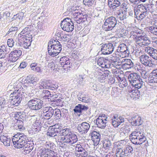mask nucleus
<instances>
[{
  "label": "nucleus",
  "instance_id": "obj_1",
  "mask_svg": "<svg viewBox=\"0 0 157 157\" xmlns=\"http://www.w3.org/2000/svg\"><path fill=\"white\" fill-rule=\"evenodd\" d=\"M22 86L26 88V86L20 82H16L14 85V90L11 94L10 97V100L12 105L17 106L21 103L24 96V89Z\"/></svg>",
  "mask_w": 157,
  "mask_h": 157
},
{
  "label": "nucleus",
  "instance_id": "obj_2",
  "mask_svg": "<svg viewBox=\"0 0 157 157\" xmlns=\"http://www.w3.org/2000/svg\"><path fill=\"white\" fill-rule=\"evenodd\" d=\"M130 37L135 41L136 45L144 47L149 45L151 43L147 36L140 29H133L130 32Z\"/></svg>",
  "mask_w": 157,
  "mask_h": 157
},
{
  "label": "nucleus",
  "instance_id": "obj_3",
  "mask_svg": "<svg viewBox=\"0 0 157 157\" xmlns=\"http://www.w3.org/2000/svg\"><path fill=\"white\" fill-rule=\"evenodd\" d=\"M66 13L68 14H73V17L75 19H78L76 20L77 22L79 24V25L78 29L80 30L82 29V26L80 25V23H83L86 21L87 19V15L83 13H82V11L81 10L79 6H70L69 7L66 12Z\"/></svg>",
  "mask_w": 157,
  "mask_h": 157
},
{
  "label": "nucleus",
  "instance_id": "obj_4",
  "mask_svg": "<svg viewBox=\"0 0 157 157\" xmlns=\"http://www.w3.org/2000/svg\"><path fill=\"white\" fill-rule=\"evenodd\" d=\"M31 27L30 25L25 27L18 35L20 45L26 49L30 46L32 41V36L30 34L32 30Z\"/></svg>",
  "mask_w": 157,
  "mask_h": 157
},
{
  "label": "nucleus",
  "instance_id": "obj_5",
  "mask_svg": "<svg viewBox=\"0 0 157 157\" xmlns=\"http://www.w3.org/2000/svg\"><path fill=\"white\" fill-rule=\"evenodd\" d=\"M44 147L42 150L40 157H58L56 149V145L51 141H46L44 144Z\"/></svg>",
  "mask_w": 157,
  "mask_h": 157
},
{
  "label": "nucleus",
  "instance_id": "obj_6",
  "mask_svg": "<svg viewBox=\"0 0 157 157\" xmlns=\"http://www.w3.org/2000/svg\"><path fill=\"white\" fill-rule=\"evenodd\" d=\"M29 139L22 133H17L13 136L12 141L14 146L17 148H22Z\"/></svg>",
  "mask_w": 157,
  "mask_h": 157
},
{
  "label": "nucleus",
  "instance_id": "obj_7",
  "mask_svg": "<svg viewBox=\"0 0 157 157\" xmlns=\"http://www.w3.org/2000/svg\"><path fill=\"white\" fill-rule=\"evenodd\" d=\"M62 45L58 41L51 40L48 43V49L49 54L52 57L57 55L62 50Z\"/></svg>",
  "mask_w": 157,
  "mask_h": 157
},
{
  "label": "nucleus",
  "instance_id": "obj_8",
  "mask_svg": "<svg viewBox=\"0 0 157 157\" xmlns=\"http://www.w3.org/2000/svg\"><path fill=\"white\" fill-rule=\"evenodd\" d=\"M130 139L133 144L137 145L141 144L146 140L144 133L140 130L132 132L130 136Z\"/></svg>",
  "mask_w": 157,
  "mask_h": 157
},
{
  "label": "nucleus",
  "instance_id": "obj_9",
  "mask_svg": "<svg viewBox=\"0 0 157 157\" xmlns=\"http://www.w3.org/2000/svg\"><path fill=\"white\" fill-rule=\"evenodd\" d=\"M26 115L24 112H17L14 114V117L16 121L14 126L16 129L22 131L25 129L24 122L25 121Z\"/></svg>",
  "mask_w": 157,
  "mask_h": 157
},
{
  "label": "nucleus",
  "instance_id": "obj_10",
  "mask_svg": "<svg viewBox=\"0 0 157 157\" xmlns=\"http://www.w3.org/2000/svg\"><path fill=\"white\" fill-rule=\"evenodd\" d=\"M27 105L29 108L31 110L39 111L44 106V101L41 100L36 98H28Z\"/></svg>",
  "mask_w": 157,
  "mask_h": 157
},
{
  "label": "nucleus",
  "instance_id": "obj_11",
  "mask_svg": "<svg viewBox=\"0 0 157 157\" xmlns=\"http://www.w3.org/2000/svg\"><path fill=\"white\" fill-rule=\"evenodd\" d=\"M75 155L76 157H88L87 149L89 147V145L85 143H82L74 145Z\"/></svg>",
  "mask_w": 157,
  "mask_h": 157
},
{
  "label": "nucleus",
  "instance_id": "obj_12",
  "mask_svg": "<svg viewBox=\"0 0 157 157\" xmlns=\"http://www.w3.org/2000/svg\"><path fill=\"white\" fill-rule=\"evenodd\" d=\"M128 79L132 86H135V87L138 89H140L142 86L143 82L138 74L130 73L128 76Z\"/></svg>",
  "mask_w": 157,
  "mask_h": 157
},
{
  "label": "nucleus",
  "instance_id": "obj_13",
  "mask_svg": "<svg viewBox=\"0 0 157 157\" xmlns=\"http://www.w3.org/2000/svg\"><path fill=\"white\" fill-rule=\"evenodd\" d=\"M59 63L61 66L59 68L58 71L64 73L69 71L71 70V63L70 60L67 56H63L60 58Z\"/></svg>",
  "mask_w": 157,
  "mask_h": 157
},
{
  "label": "nucleus",
  "instance_id": "obj_14",
  "mask_svg": "<svg viewBox=\"0 0 157 157\" xmlns=\"http://www.w3.org/2000/svg\"><path fill=\"white\" fill-rule=\"evenodd\" d=\"M78 140L76 135L73 132L70 134V136L66 138L61 137L58 140V142L61 143L62 147H64L66 144L69 145H72L76 143Z\"/></svg>",
  "mask_w": 157,
  "mask_h": 157
},
{
  "label": "nucleus",
  "instance_id": "obj_15",
  "mask_svg": "<svg viewBox=\"0 0 157 157\" xmlns=\"http://www.w3.org/2000/svg\"><path fill=\"white\" fill-rule=\"evenodd\" d=\"M111 74L108 70L103 71L100 68H97L95 70V75L98 80L101 82H104L105 79L108 77Z\"/></svg>",
  "mask_w": 157,
  "mask_h": 157
},
{
  "label": "nucleus",
  "instance_id": "obj_16",
  "mask_svg": "<svg viewBox=\"0 0 157 157\" xmlns=\"http://www.w3.org/2000/svg\"><path fill=\"white\" fill-rule=\"evenodd\" d=\"M61 27L63 30L67 32H72L74 28L73 22L68 17L64 18L61 21Z\"/></svg>",
  "mask_w": 157,
  "mask_h": 157
},
{
  "label": "nucleus",
  "instance_id": "obj_17",
  "mask_svg": "<svg viewBox=\"0 0 157 157\" xmlns=\"http://www.w3.org/2000/svg\"><path fill=\"white\" fill-rule=\"evenodd\" d=\"M116 53H117L116 54L119 53L121 57H125L130 54L129 48L124 44H121L118 47Z\"/></svg>",
  "mask_w": 157,
  "mask_h": 157
},
{
  "label": "nucleus",
  "instance_id": "obj_18",
  "mask_svg": "<svg viewBox=\"0 0 157 157\" xmlns=\"http://www.w3.org/2000/svg\"><path fill=\"white\" fill-rule=\"evenodd\" d=\"M43 108V118L46 120L50 119L54 114V109L51 106H44Z\"/></svg>",
  "mask_w": 157,
  "mask_h": 157
},
{
  "label": "nucleus",
  "instance_id": "obj_19",
  "mask_svg": "<svg viewBox=\"0 0 157 157\" xmlns=\"http://www.w3.org/2000/svg\"><path fill=\"white\" fill-rule=\"evenodd\" d=\"M117 70V71H114V72L116 78L118 81V82H119V86L122 88L128 85L127 80L125 78L122 77L123 75L120 72L119 70Z\"/></svg>",
  "mask_w": 157,
  "mask_h": 157
},
{
  "label": "nucleus",
  "instance_id": "obj_20",
  "mask_svg": "<svg viewBox=\"0 0 157 157\" xmlns=\"http://www.w3.org/2000/svg\"><path fill=\"white\" fill-rule=\"evenodd\" d=\"M115 46L111 43L103 44L101 47V51L104 55L110 54L114 51Z\"/></svg>",
  "mask_w": 157,
  "mask_h": 157
},
{
  "label": "nucleus",
  "instance_id": "obj_21",
  "mask_svg": "<svg viewBox=\"0 0 157 157\" xmlns=\"http://www.w3.org/2000/svg\"><path fill=\"white\" fill-rule=\"evenodd\" d=\"M139 59L140 63L145 66L152 67L154 66L151 58L146 55H143L140 56Z\"/></svg>",
  "mask_w": 157,
  "mask_h": 157
},
{
  "label": "nucleus",
  "instance_id": "obj_22",
  "mask_svg": "<svg viewBox=\"0 0 157 157\" xmlns=\"http://www.w3.org/2000/svg\"><path fill=\"white\" fill-rule=\"evenodd\" d=\"M22 54V51L19 49L12 52L9 55V62H14L16 61Z\"/></svg>",
  "mask_w": 157,
  "mask_h": 157
},
{
  "label": "nucleus",
  "instance_id": "obj_23",
  "mask_svg": "<svg viewBox=\"0 0 157 157\" xmlns=\"http://www.w3.org/2000/svg\"><path fill=\"white\" fill-rule=\"evenodd\" d=\"M107 118L105 114H103L101 116H99L96 120L98 127L102 129L104 128L106 126Z\"/></svg>",
  "mask_w": 157,
  "mask_h": 157
},
{
  "label": "nucleus",
  "instance_id": "obj_24",
  "mask_svg": "<svg viewBox=\"0 0 157 157\" xmlns=\"http://www.w3.org/2000/svg\"><path fill=\"white\" fill-rule=\"evenodd\" d=\"M90 127V125L89 123L84 122L78 124L77 129L81 134H85L88 132Z\"/></svg>",
  "mask_w": 157,
  "mask_h": 157
},
{
  "label": "nucleus",
  "instance_id": "obj_25",
  "mask_svg": "<svg viewBox=\"0 0 157 157\" xmlns=\"http://www.w3.org/2000/svg\"><path fill=\"white\" fill-rule=\"evenodd\" d=\"M122 2V0H108V5L110 9L115 11L118 9Z\"/></svg>",
  "mask_w": 157,
  "mask_h": 157
},
{
  "label": "nucleus",
  "instance_id": "obj_26",
  "mask_svg": "<svg viewBox=\"0 0 157 157\" xmlns=\"http://www.w3.org/2000/svg\"><path fill=\"white\" fill-rule=\"evenodd\" d=\"M90 135L91 136V140L93 142L94 146H97L99 143L100 140L101 135L96 131H91Z\"/></svg>",
  "mask_w": 157,
  "mask_h": 157
},
{
  "label": "nucleus",
  "instance_id": "obj_27",
  "mask_svg": "<svg viewBox=\"0 0 157 157\" xmlns=\"http://www.w3.org/2000/svg\"><path fill=\"white\" fill-rule=\"evenodd\" d=\"M143 121L141 117L138 115L133 116L130 120L129 122L133 126H137L141 125Z\"/></svg>",
  "mask_w": 157,
  "mask_h": 157
},
{
  "label": "nucleus",
  "instance_id": "obj_28",
  "mask_svg": "<svg viewBox=\"0 0 157 157\" xmlns=\"http://www.w3.org/2000/svg\"><path fill=\"white\" fill-rule=\"evenodd\" d=\"M111 123L114 127H117L121 124L123 123L124 121V118L122 117H118L117 115L113 116V118L111 119Z\"/></svg>",
  "mask_w": 157,
  "mask_h": 157
},
{
  "label": "nucleus",
  "instance_id": "obj_29",
  "mask_svg": "<svg viewBox=\"0 0 157 157\" xmlns=\"http://www.w3.org/2000/svg\"><path fill=\"white\" fill-rule=\"evenodd\" d=\"M88 109V107L84 105L81 104H78L76 105L73 109L74 113L79 116L81 115L83 111H86Z\"/></svg>",
  "mask_w": 157,
  "mask_h": 157
},
{
  "label": "nucleus",
  "instance_id": "obj_30",
  "mask_svg": "<svg viewBox=\"0 0 157 157\" xmlns=\"http://www.w3.org/2000/svg\"><path fill=\"white\" fill-rule=\"evenodd\" d=\"M10 48L6 44H3L0 46V59L6 57V55L10 51Z\"/></svg>",
  "mask_w": 157,
  "mask_h": 157
},
{
  "label": "nucleus",
  "instance_id": "obj_31",
  "mask_svg": "<svg viewBox=\"0 0 157 157\" xmlns=\"http://www.w3.org/2000/svg\"><path fill=\"white\" fill-rule=\"evenodd\" d=\"M149 85L151 83H157V69L154 70L151 73L148 78Z\"/></svg>",
  "mask_w": 157,
  "mask_h": 157
},
{
  "label": "nucleus",
  "instance_id": "obj_32",
  "mask_svg": "<svg viewBox=\"0 0 157 157\" xmlns=\"http://www.w3.org/2000/svg\"><path fill=\"white\" fill-rule=\"evenodd\" d=\"M0 141L3 145L7 147L10 146L12 142V139L7 135H2L0 136Z\"/></svg>",
  "mask_w": 157,
  "mask_h": 157
},
{
  "label": "nucleus",
  "instance_id": "obj_33",
  "mask_svg": "<svg viewBox=\"0 0 157 157\" xmlns=\"http://www.w3.org/2000/svg\"><path fill=\"white\" fill-rule=\"evenodd\" d=\"M140 89L135 87V86H132L131 89L129 90L131 92V98L134 100L139 99L140 96Z\"/></svg>",
  "mask_w": 157,
  "mask_h": 157
},
{
  "label": "nucleus",
  "instance_id": "obj_34",
  "mask_svg": "<svg viewBox=\"0 0 157 157\" xmlns=\"http://www.w3.org/2000/svg\"><path fill=\"white\" fill-rule=\"evenodd\" d=\"M123 60L121 66L123 69L126 70L133 67L134 63L130 59H124Z\"/></svg>",
  "mask_w": 157,
  "mask_h": 157
},
{
  "label": "nucleus",
  "instance_id": "obj_35",
  "mask_svg": "<svg viewBox=\"0 0 157 157\" xmlns=\"http://www.w3.org/2000/svg\"><path fill=\"white\" fill-rule=\"evenodd\" d=\"M33 143L32 141L29 140V141L26 143L23 148L24 149V153L25 154H29L33 148Z\"/></svg>",
  "mask_w": 157,
  "mask_h": 157
},
{
  "label": "nucleus",
  "instance_id": "obj_36",
  "mask_svg": "<svg viewBox=\"0 0 157 157\" xmlns=\"http://www.w3.org/2000/svg\"><path fill=\"white\" fill-rule=\"evenodd\" d=\"M127 13L126 11L122 10H119L115 13L117 17L120 20H123L127 18Z\"/></svg>",
  "mask_w": 157,
  "mask_h": 157
},
{
  "label": "nucleus",
  "instance_id": "obj_37",
  "mask_svg": "<svg viewBox=\"0 0 157 157\" xmlns=\"http://www.w3.org/2000/svg\"><path fill=\"white\" fill-rule=\"evenodd\" d=\"M33 127L32 130L35 132H37L40 131L41 130L42 126V122L41 120L40 119H36L35 123L33 124Z\"/></svg>",
  "mask_w": 157,
  "mask_h": 157
},
{
  "label": "nucleus",
  "instance_id": "obj_38",
  "mask_svg": "<svg viewBox=\"0 0 157 157\" xmlns=\"http://www.w3.org/2000/svg\"><path fill=\"white\" fill-rule=\"evenodd\" d=\"M117 59H112V60L111 61V68L114 67L115 68L112 69V73L115 74L114 71H117L118 70L120 71V72L121 73V71L120 70L119 68H120L121 67L120 65L119 64V63L117 61Z\"/></svg>",
  "mask_w": 157,
  "mask_h": 157
},
{
  "label": "nucleus",
  "instance_id": "obj_39",
  "mask_svg": "<svg viewBox=\"0 0 157 157\" xmlns=\"http://www.w3.org/2000/svg\"><path fill=\"white\" fill-rule=\"evenodd\" d=\"M37 81V78L34 75H29L27 76L24 81L25 84H34Z\"/></svg>",
  "mask_w": 157,
  "mask_h": 157
},
{
  "label": "nucleus",
  "instance_id": "obj_40",
  "mask_svg": "<svg viewBox=\"0 0 157 157\" xmlns=\"http://www.w3.org/2000/svg\"><path fill=\"white\" fill-rule=\"evenodd\" d=\"M73 132L69 128H65L62 129L60 133V136H62V137L66 138L67 136H70V134H71Z\"/></svg>",
  "mask_w": 157,
  "mask_h": 157
},
{
  "label": "nucleus",
  "instance_id": "obj_41",
  "mask_svg": "<svg viewBox=\"0 0 157 157\" xmlns=\"http://www.w3.org/2000/svg\"><path fill=\"white\" fill-rule=\"evenodd\" d=\"M126 157L130 156L133 153V149L132 147L130 146H126L125 147L122 148Z\"/></svg>",
  "mask_w": 157,
  "mask_h": 157
},
{
  "label": "nucleus",
  "instance_id": "obj_42",
  "mask_svg": "<svg viewBox=\"0 0 157 157\" xmlns=\"http://www.w3.org/2000/svg\"><path fill=\"white\" fill-rule=\"evenodd\" d=\"M30 66L31 70L34 72L37 73H41L42 72L40 67L38 65L37 63L35 62L32 63L30 64Z\"/></svg>",
  "mask_w": 157,
  "mask_h": 157
},
{
  "label": "nucleus",
  "instance_id": "obj_43",
  "mask_svg": "<svg viewBox=\"0 0 157 157\" xmlns=\"http://www.w3.org/2000/svg\"><path fill=\"white\" fill-rule=\"evenodd\" d=\"M78 99L80 101L85 103H88L90 100L89 97L87 94L80 95L78 97Z\"/></svg>",
  "mask_w": 157,
  "mask_h": 157
},
{
  "label": "nucleus",
  "instance_id": "obj_44",
  "mask_svg": "<svg viewBox=\"0 0 157 157\" xmlns=\"http://www.w3.org/2000/svg\"><path fill=\"white\" fill-rule=\"evenodd\" d=\"M149 34L157 36V27L154 26H148L146 28Z\"/></svg>",
  "mask_w": 157,
  "mask_h": 157
},
{
  "label": "nucleus",
  "instance_id": "obj_45",
  "mask_svg": "<svg viewBox=\"0 0 157 157\" xmlns=\"http://www.w3.org/2000/svg\"><path fill=\"white\" fill-rule=\"evenodd\" d=\"M154 4L152 3L151 1H149V3L146 4L144 6L145 11L147 12H150L151 13H152L154 11L153 7Z\"/></svg>",
  "mask_w": 157,
  "mask_h": 157
},
{
  "label": "nucleus",
  "instance_id": "obj_46",
  "mask_svg": "<svg viewBox=\"0 0 157 157\" xmlns=\"http://www.w3.org/2000/svg\"><path fill=\"white\" fill-rule=\"evenodd\" d=\"M59 133L53 129L52 128H49L47 132L46 135L50 137H54L57 136Z\"/></svg>",
  "mask_w": 157,
  "mask_h": 157
},
{
  "label": "nucleus",
  "instance_id": "obj_47",
  "mask_svg": "<svg viewBox=\"0 0 157 157\" xmlns=\"http://www.w3.org/2000/svg\"><path fill=\"white\" fill-rule=\"evenodd\" d=\"M105 20L106 21V22L111 24V25H113L114 26H115L117 25V20L114 17H110L105 19Z\"/></svg>",
  "mask_w": 157,
  "mask_h": 157
},
{
  "label": "nucleus",
  "instance_id": "obj_48",
  "mask_svg": "<svg viewBox=\"0 0 157 157\" xmlns=\"http://www.w3.org/2000/svg\"><path fill=\"white\" fill-rule=\"evenodd\" d=\"M115 26L106 22L105 20L104 25L103 26V29L106 31H109L112 30Z\"/></svg>",
  "mask_w": 157,
  "mask_h": 157
},
{
  "label": "nucleus",
  "instance_id": "obj_49",
  "mask_svg": "<svg viewBox=\"0 0 157 157\" xmlns=\"http://www.w3.org/2000/svg\"><path fill=\"white\" fill-rule=\"evenodd\" d=\"M129 4V3L128 1L122 0L121 4L119 6L120 8L119 10H125L126 11H127V9L128 8Z\"/></svg>",
  "mask_w": 157,
  "mask_h": 157
},
{
  "label": "nucleus",
  "instance_id": "obj_50",
  "mask_svg": "<svg viewBox=\"0 0 157 157\" xmlns=\"http://www.w3.org/2000/svg\"><path fill=\"white\" fill-rule=\"evenodd\" d=\"M48 81L45 80L41 81L40 84V85L38 86V88L40 89H48Z\"/></svg>",
  "mask_w": 157,
  "mask_h": 157
},
{
  "label": "nucleus",
  "instance_id": "obj_51",
  "mask_svg": "<svg viewBox=\"0 0 157 157\" xmlns=\"http://www.w3.org/2000/svg\"><path fill=\"white\" fill-rule=\"evenodd\" d=\"M116 157H126L122 148H119L116 149Z\"/></svg>",
  "mask_w": 157,
  "mask_h": 157
},
{
  "label": "nucleus",
  "instance_id": "obj_52",
  "mask_svg": "<svg viewBox=\"0 0 157 157\" xmlns=\"http://www.w3.org/2000/svg\"><path fill=\"white\" fill-rule=\"evenodd\" d=\"M48 86L49 88L48 89L52 90H56L58 87V86L57 84L54 82H49Z\"/></svg>",
  "mask_w": 157,
  "mask_h": 157
},
{
  "label": "nucleus",
  "instance_id": "obj_53",
  "mask_svg": "<svg viewBox=\"0 0 157 157\" xmlns=\"http://www.w3.org/2000/svg\"><path fill=\"white\" fill-rule=\"evenodd\" d=\"M61 115L62 117L66 120H68L69 116L68 111L67 109H61Z\"/></svg>",
  "mask_w": 157,
  "mask_h": 157
},
{
  "label": "nucleus",
  "instance_id": "obj_54",
  "mask_svg": "<svg viewBox=\"0 0 157 157\" xmlns=\"http://www.w3.org/2000/svg\"><path fill=\"white\" fill-rule=\"evenodd\" d=\"M54 116L56 120L60 119L61 117V113L60 110L59 109H56L54 110Z\"/></svg>",
  "mask_w": 157,
  "mask_h": 157
},
{
  "label": "nucleus",
  "instance_id": "obj_55",
  "mask_svg": "<svg viewBox=\"0 0 157 157\" xmlns=\"http://www.w3.org/2000/svg\"><path fill=\"white\" fill-rule=\"evenodd\" d=\"M42 95L44 98L48 99L49 101V97L51 96L52 94H51L50 92L48 90H43Z\"/></svg>",
  "mask_w": 157,
  "mask_h": 157
},
{
  "label": "nucleus",
  "instance_id": "obj_56",
  "mask_svg": "<svg viewBox=\"0 0 157 157\" xmlns=\"http://www.w3.org/2000/svg\"><path fill=\"white\" fill-rule=\"evenodd\" d=\"M130 131L129 127L128 126H124L121 128V133H123L124 134H128Z\"/></svg>",
  "mask_w": 157,
  "mask_h": 157
},
{
  "label": "nucleus",
  "instance_id": "obj_57",
  "mask_svg": "<svg viewBox=\"0 0 157 157\" xmlns=\"http://www.w3.org/2000/svg\"><path fill=\"white\" fill-rule=\"evenodd\" d=\"M155 49L152 47L147 46L145 48L144 50L145 52L151 56V54H152L153 52H154Z\"/></svg>",
  "mask_w": 157,
  "mask_h": 157
},
{
  "label": "nucleus",
  "instance_id": "obj_58",
  "mask_svg": "<svg viewBox=\"0 0 157 157\" xmlns=\"http://www.w3.org/2000/svg\"><path fill=\"white\" fill-rule=\"evenodd\" d=\"M148 13V12H147L146 11H145L142 12L141 13H140L138 17L137 16H136L135 17L138 20H141L144 18Z\"/></svg>",
  "mask_w": 157,
  "mask_h": 157
},
{
  "label": "nucleus",
  "instance_id": "obj_59",
  "mask_svg": "<svg viewBox=\"0 0 157 157\" xmlns=\"http://www.w3.org/2000/svg\"><path fill=\"white\" fill-rule=\"evenodd\" d=\"M107 78L109 79L108 83L110 84H113L116 81L115 79L116 78L115 75V76L114 75H111L110 74L108 77H107Z\"/></svg>",
  "mask_w": 157,
  "mask_h": 157
},
{
  "label": "nucleus",
  "instance_id": "obj_60",
  "mask_svg": "<svg viewBox=\"0 0 157 157\" xmlns=\"http://www.w3.org/2000/svg\"><path fill=\"white\" fill-rule=\"evenodd\" d=\"M60 98H61V95L59 94H52L51 96L49 97V101L52 102V101L55 100L56 99H57Z\"/></svg>",
  "mask_w": 157,
  "mask_h": 157
},
{
  "label": "nucleus",
  "instance_id": "obj_61",
  "mask_svg": "<svg viewBox=\"0 0 157 157\" xmlns=\"http://www.w3.org/2000/svg\"><path fill=\"white\" fill-rule=\"evenodd\" d=\"M94 0H83V3L86 6H92L94 3Z\"/></svg>",
  "mask_w": 157,
  "mask_h": 157
},
{
  "label": "nucleus",
  "instance_id": "obj_62",
  "mask_svg": "<svg viewBox=\"0 0 157 157\" xmlns=\"http://www.w3.org/2000/svg\"><path fill=\"white\" fill-rule=\"evenodd\" d=\"M63 98H60L57 99H56V100L52 101L54 102V103L56 106H61L63 105Z\"/></svg>",
  "mask_w": 157,
  "mask_h": 157
},
{
  "label": "nucleus",
  "instance_id": "obj_63",
  "mask_svg": "<svg viewBox=\"0 0 157 157\" xmlns=\"http://www.w3.org/2000/svg\"><path fill=\"white\" fill-rule=\"evenodd\" d=\"M51 128L59 133L60 132L61 130L62 127L58 124L54 125Z\"/></svg>",
  "mask_w": 157,
  "mask_h": 157
},
{
  "label": "nucleus",
  "instance_id": "obj_64",
  "mask_svg": "<svg viewBox=\"0 0 157 157\" xmlns=\"http://www.w3.org/2000/svg\"><path fill=\"white\" fill-rule=\"evenodd\" d=\"M6 100L3 97L0 98V110L4 107L6 103Z\"/></svg>",
  "mask_w": 157,
  "mask_h": 157
}]
</instances>
